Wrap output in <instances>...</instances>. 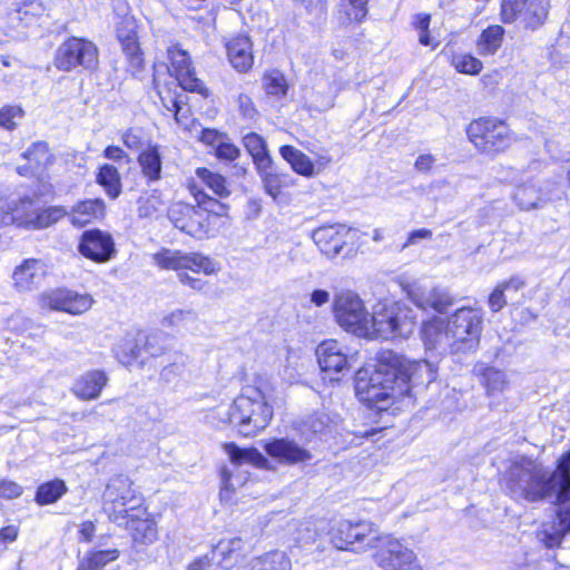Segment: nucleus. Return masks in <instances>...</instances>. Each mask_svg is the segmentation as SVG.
<instances>
[{
    "mask_svg": "<svg viewBox=\"0 0 570 570\" xmlns=\"http://www.w3.org/2000/svg\"><path fill=\"white\" fill-rule=\"evenodd\" d=\"M138 163L144 176L149 180L156 181L160 178L161 157L158 146H150L144 150L138 157Z\"/></svg>",
    "mask_w": 570,
    "mask_h": 570,
    "instance_id": "obj_41",
    "label": "nucleus"
},
{
    "mask_svg": "<svg viewBox=\"0 0 570 570\" xmlns=\"http://www.w3.org/2000/svg\"><path fill=\"white\" fill-rule=\"evenodd\" d=\"M104 511L114 522H120L127 518L132 507H140L139 495L129 476L118 474L109 479L102 494Z\"/></svg>",
    "mask_w": 570,
    "mask_h": 570,
    "instance_id": "obj_7",
    "label": "nucleus"
},
{
    "mask_svg": "<svg viewBox=\"0 0 570 570\" xmlns=\"http://www.w3.org/2000/svg\"><path fill=\"white\" fill-rule=\"evenodd\" d=\"M97 65V47L86 39L69 38L60 45L56 53V66L63 71H70L78 66L85 69H95Z\"/></svg>",
    "mask_w": 570,
    "mask_h": 570,
    "instance_id": "obj_10",
    "label": "nucleus"
},
{
    "mask_svg": "<svg viewBox=\"0 0 570 570\" xmlns=\"http://www.w3.org/2000/svg\"><path fill=\"white\" fill-rule=\"evenodd\" d=\"M223 449L227 454L230 463L236 466L250 464L257 468H265L268 460L255 448H239L234 442L224 443Z\"/></svg>",
    "mask_w": 570,
    "mask_h": 570,
    "instance_id": "obj_30",
    "label": "nucleus"
},
{
    "mask_svg": "<svg viewBox=\"0 0 570 570\" xmlns=\"http://www.w3.org/2000/svg\"><path fill=\"white\" fill-rule=\"evenodd\" d=\"M257 171L263 180L265 191L272 196L273 199H276L285 185L286 176L275 173L272 164H268L264 169L257 168Z\"/></svg>",
    "mask_w": 570,
    "mask_h": 570,
    "instance_id": "obj_47",
    "label": "nucleus"
},
{
    "mask_svg": "<svg viewBox=\"0 0 570 570\" xmlns=\"http://www.w3.org/2000/svg\"><path fill=\"white\" fill-rule=\"evenodd\" d=\"M161 324L178 332H194L198 327V315L193 309L178 308L166 315Z\"/></svg>",
    "mask_w": 570,
    "mask_h": 570,
    "instance_id": "obj_36",
    "label": "nucleus"
},
{
    "mask_svg": "<svg viewBox=\"0 0 570 570\" xmlns=\"http://www.w3.org/2000/svg\"><path fill=\"white\" fill-rule=\"evenodd\" d=\"M244 146L252 156L257 168H265L268 164H273L269 156L266 141L256 132H249L243 138Z\"/></svg>",
    "mask_w": 570,
    "mask_h": 570,
    "instance_id": "obj_37",
    "label": "nucleus"
},
{
    "mask_svg": "<svg viewBox=\"0 0 570 570\" xmlns=\"http://www.w3.org/2000/svg\"><path fill=\"white\" fill-rule=\"evenodd\" d=\"M422 338L429 350H436L442 353H454V341L448 326L446 318L435 317L422 327Z\"/></svg>",
    "mask_w": 570,
    "mask_h": 570,
    "instance_id": "obj_24",
    "label": "nucleus"
},
{
    "mask_svg": "<svg viewBox=\"0 0 570 570\" xmlns=\"http://www.w3.org/2000/svg\"><path fill=\"white\" fill-rule=\"evenodd\" d=\"M168 218L176 228L193 237L202 238L209 232L208 217L198 206L175 203L168 209Z\"/></svg>",
    "mask_w": 570,
    "mask_h": 570,
    "instance_id": "obj_15",
    "label": "nucleus"
},
{
    "mask_svg": "<svg viewBox=\"0 0 570 570\" xmlns=\"http://www.w3.org/2000/svg\"><path fill=\"white\" fill-rule=\"evenodd\" d=\"M47 275L46 265L39 259H26L16 267L12 279L18 292H31L38 288Z\"/></svg>",
    "mask_w": 570,
    "mask_h": 570,
    "instance_id": "obj_25",
    "label": "nucleus"
},
{
    "mask_svg": "<svg viewBox=\"0 0 570 570\" xmlns=\"http://www.w3.org/2000/svg\"><path fill=\"white\" fill-rule=\"evenodd\" d=\"M564 195L560 181L547 180L543 186L527 181L517 186L513 202L522 210H533L543 207L549 202L560 199Z\"/></svg>",
    "mask_w": 570,
    "mask_h": 570,
    "instance_id": "obj_13",
    "label": "nucleus"
},
{
    "mask_svg": "<svg viewBox=\"0 0 570 570\" xmlns=\"http://www.w3.org/2000/svg\"><path fill=\"white\" fill-rule=\"evenodd\" d=\"M279 154L298 175L313 177L316 174L314 163L299 149L285 145L279 148Z\"/></svg>",
    "mask_w": 570,
    "mask_h": 570,
    "instance_id": "obj_34",
    "label": "nucleus"
},
{
    "mask_svg": "<svg viewBox=\"0 0 570 570\" xmlns=\"http://www.w3.org/2000/svg\"><path fill=\"white\" fill-rule=\"evenodd\" d=\"M24 111L18 105H6L0 108V127L13 130L23 118Z\"/></svg>",
    "mask_w": 570,
    "mask_h": 570,
    "instance_id": "obj_53",
    "label": "nucleus"
},
{
    "mask_svg": "<svg viewBox=\"0 0 570 570\" xmlns=\"http://www.w3.org/2000/svg\"><path fill=\"white\" fill-rule=\"evenodd\" d=\"M40 12V4L36 1H29L23 3L10 13V20L12 22L18 21L21 24L28 26L32 22L36 16Z\"/></svg>",
    "mask_w": 570,
    "mask_h": 570,
    "instance_id": "obj_55",
    "label": "nucleus"
},
{
    "mask_svg": "<svg viewBox=\"0 0 570 570\" xmlns=\"http://www.w3.org/2000/svg\"><path fill=\"white\" fill-rule=\"evenodd\" d=\"M107 382L108 377L105 372L99 370L89 371L75 382L72 392L81 400H95L99 397Z\"/></svg>",
    "mask_w": 570,
    "mask_h": 570,
    "instance_id": "obj_28",
    "label": "nucleus"
},
{
    "mask_svg": "<svg viewBox=\"0 0 570 570\" xmlns=\"http://www.w3.org/2000/svg\"><path fill=\"white\" fill-rule=\"evenodd\" d=\"M164 204L160 194L154 190L151 194L139 198L138 215L145 218L151 217L163 208Z\"/></svg>",
    "mask_w": 570,
    "mask_h": 570,
    "instance_id": "obj_51",
    "label": "nucleus"
},
{
    "mask_svg": "<svg viewBox=\"0 0 570 570\" xmlns=\"http://www.w3.org/2000/svg\"><path fill=\"white\" fill-rule=\"evenodd\" d=\"M67 492V487L62 480H52L41 484L36 493V501L39 504H51L58 501Z\"/></svg>",
    "mask_w": 570,
    "mask_h": 570,
    "instance_id": "obj_45",
    "label": "nucleus"
},
{
    "mask_svg": "<svg viewBox=\"0 0 570 570\" xmlns=\"http://www.w3.org/2000/svg\"><path fill=\"white\" fill-rule=\"evenodd\" d=\"M177 277L179 279V282L188 287H190L191 289H195L197 292H202L205 289V287L207 286V282L199 278V277H196L194 275H190L187 269H183L180 271L178 274H177Z\"/></svg>",
    "mask_w": 570,
    "mask_h": 570,
    "instance_id": "obj_61",
    "label": "nucleus"
},
{
    "mask_svg": "<svg viewBox=\"0 0 570 570\" xmlns=\"http://www.w3.org/2000/svg\"><path fill=\"white\" fill-rule=\"evenodd\" d=\"M118 523L127 528L135 542L150 544L158 538L156 522L144 505L132 507L127 518Z\"/></svg>",
    "mask_w": 570,
    "mask_h": 570,
    "instance_id": "obj_19",
    "label": "nucleus"
},
{
    "mask_svg": "<svg viewBox=\"0 0 570 570\" xmlns=\"http://www.w3.org/2000/svg\"><path fill=\"white\" fill-rule=\"evenodd\" d=\"M333 316L345 332L363 338L371 336L368 326L372 313L366 309L363 299L355 292L345 289L335 294Z\"/></svg>",
    "mask_w": 570,
    "mask_h": 570,
    "instance_id": "obj_5",
    "label": "nucleus"
},
{
    "mask_svg": "<svg viewBox=\"0 0 570 570\" xmlns=\"http://www.w3.org/2000/svg\"><path fill=\"white\" fill-rule=\"evenodd\" d=\"M553 495L559 505L557 518L550 523H544L539 533L541 541L548 548L558 547L570 531V471L569 484H560Z\"/></svg>",
    "mask_w": 570,
    "mask_h": 570,
    "instance_id": "obj_11",
    "label": "nucleus"
},
{
    "mask_svg": "<svg viewBox=\"0 0 570 570\" xmlns=\"http://www.w3.org/2000/svg\"><path fill=\"white\" fill-rule=\"evenodd\" d=\"M395 538L389 534H381L379 527L367 520H358L353 523L352 532V552H366L374 550L373 553H379L385 549L387 541H393Z\"/></svg>",
    "mask_w": 570,
    "mask_h": 570,
    "instance_id": "obj_18",
    "label": "nucleus"
},
{
    "mask_svg": "<svg viewBox=\"0 0 570 570\" xmlns=\"http://www.w3.org/2000/svg\"><path fill=\"white\" fill-rule=\"evenodd\" d=\"M246 570H292V562L283 551H272L252 560Z\"/></svg>",
    "mask_w": 570,
    "mask_h": 570,
    "instance_id": "obj_38",
    "label": "nucleus"
},
{
    "mask_svg": "<svg viewBox=\"0 0 570 570\" xmlns=\"http://www.w3.org/2000/svg\"><path fill=\"white\" fill-rule=\"evenodd\" d=\"M570 451L563 453L553 473L529 456L518 455L509 461L505 487L514 498L534 502L553 497L560 484H569Z\"/></svg>",
    "mask_w": 570,
    "mask_h": 570,
    "instance_id": "obj_2",
    "label": "nucleus"
},
{
    "mask_svg": "<svg viewBox=\"0 0 570 570\" xmlns=\"http://www.w3.org/2000/svg\"><path fill=\"white\" fill-rule=\"evenodd\" d=\"M115 352L118 360L125 365H130L140 356V348L131 338H125L121 344L116 346Z\"/></svg>",
    "mask_w": 570,
    "mask_h": 570,
    "instance_id": "obj_56",
    "label": "nucleus"
},
{
    "mask_svg": "<svg viewBox=\"0 0 570 570\" xmlns=\"http://www.w3.org/2000/svg\"><path fill=\"white\" fill-rule=\"evenodd\" d=\"M118 557L119 551L117 549L90 551L80 560L77 570H102Z\"/></svg>",
    "mask_w": 570,
    "mask_h": 570,
    "instance_id": "obj_42",
    "label": "nucleus"
},
{
    "mask_svg": "<svg viewBox=\"0 0 570 570\" xmlns=\"http://www.w3.org/2000/svg\"><path fill=\"white\" fill-rule=\"evenodd\" d=\"M317 362L323 372L343 373L350 368L344 346L336 340H326L316 348Z\"/></svg>",
    "mask_w": 570,
    "mask_h": 570,
    "instance_id": "obj_21",
    "label": "nucleus"
},
{
    "mask_svg": "<svg viewBox=\"0 0 570 570\" xmlns=\"http://www.w3.org/2000/svg\"><path fill=\"white\" fill-rule=\"evenodd\" d=\"M22 494V487L13 481L0 480V498L12 500Z\"/></svg>",
    "mask_w": 570,
    "mask_h": 570,
    "instance_id": "obj_62",
    "label": "nucleus"
},
{
    "mask_svg": "<svg viewBox=\"0 0 570 570\" xmlns=\"http://www.w3.org/2000/svg\"><path fill=\"white\" fill-rule=\"evenodd\" d=\"M22 156L29 160L31 169L46 166L51 158L47 144L42 141L35 142Z\"/></svg>",
    "mask_w": 570,
    "mask_h": 570,
    "instance_id": "obj_50",
    "label": "nucleus"
},
{
    "mask_svg": "<svg viewBox=\"0 0 570 570\" xmlns=\"http://www.w3.org/2000/svg\"><path fill=\"white\" fill-rule=\"evenodd\" d=\"M451 63L458 72L472 76L480 73L483 68L482 61L470 53L454 55Z\"/></svg>",
    "mask_w": 570,
    "mask_h": 570,
    "instance_id": "obj_48",
    "label": "nucleus"
},
{
    "mask_svg": "<svg viewBox=\"0 0 570 570\" xmlns=\"http://www.w3.org/2000/svg\"><path fill=\"white\" fill-rule=\"evenodd\" d=\"M37 302L41 309L80 315L92 306L94 299L89 294H79L67 288H52L39 294Z\"/></svg>",
    "mask_w": 570,
    "mask_h": 570,
    "instance_id": "obj_12",
    "label": "nucleus"
},
{
    "mask_svg": "<svg viewBox=\"0 0 570 570\" xmlns=\"http://www.w3.org/2000/svg\"><path fill=\"white\" fill-rule=\"evenodd\" d=\"M264 88L267 95L283 97L287 92V82L284 75L278 70H272L263 79Z\"/></svg>",
    "mask_w": 570,
    "mask_h": 570,
    "instance_id": "obj_49",
    "label": "nucleus"
},
{
    "mask_svg": "<svg viewBox=\"0 0 570 570\" xmlns=\"http://www.w3.org/2000/svg\"><path fill=\"white\" fill-rule=\"evenodd\" d=\"M184 269H189L193 273L202 272L205 275H213L219 271V265L200 253H186Z\"/></svg>",
    "mask_w": 570,
    "mask_h": 570,
    "instance_id": "obj_44",
    "label": "nucleus"
},
{
    "mask_svg": "<svg viewBox=\"0 0 570 570\" xmlns=\"http://www.w3.org/2000/svg\"><path fill=\"white\" fill-rule=\"evenodd\" d=\"M168 58L170 62L168 71L170 76L174 77L173 81H177L183 90L199 92L207 96V89L203 81L196 78L194 70L191 69L187 51L183 50L177 45H174L168 48Z\"/></svg>",
    "mask_w": 570,
    "mask_h": 570,
    "instance_id": "obj_17",
    "label": "nucleus"
},
{
    "mask_svg": "<svg viewBox=\"0 0 570 570\" xmlns=\"http://www.w3.org/2000/svg\"><path fill=\"white\" fill-rule=\"evenodd\" d=\"M215 155L222 160L232 161L239 156V149L226 137L222 142H219V145H217Z\"/></svg>",
    "mask_w": 570,
    "mask_h": 570,
    "instance_id": "obj_60",
    "label": "nucleus"
},
{
    "mask_svg": "<svg viewBox=\"0 0 570 570\" xmlns=\"http://www.w3.org/2000/svg\"><path fill=\"white\" fill-rule=\"evenodd\" d=\"M66 215V210L60 207H50L47 209H42L38 206V216L37 219V228H45L49 225L58 222L61 217Z\"/></svg>",
    "mask_w": 570,
    "mask_h": 570,
    "instance_id": "obj_58",
    "label": "nucleus"
},
{
    "mask_svg": "<svg viewBox=\"0 0 570 570\" xmlns=\"http://www.w3.org/2000/svg\"><path fill=\"white\" fill-rule=\"evenodd\" d=\"M504 29L499 24L489 26L475 42L480 56H493L502 46Z\"/></svg>",
    "mask_w": 570,
    "mask_h": 570,
    "instance_id": "obj_35",
    "label": "nucleus"
},
{
    "mask_svg": "<svg viewBox=\"0 0 570 570\" xmlns=\"http://www.w3.org/2000/svg\"><path fill=\"white\" fill-rule=\"evenodd\" d=\"M353 521L342 520L328 531L330 542L338 550L351 551Z\"/></svg>",
    "mask_w": 570,
    "mask_h": 570,
    "instance_id": "obj_43",
    "label": "nucleus"
},
{
    "mask_svg": "<svg viewBox=\"0 0 570 570\" xmlns=\"http://www.w3.org/2000/svg\"><path fill=\"white\" fill-rule=\"evenodd\" d=\"M407 295L419 308H432L439 313L445 312L454 303L450 292L440 287L428 289L422 286H413L409 289Z\"/></svg>",
    "mask_w": 570,
    "mask_h": 570,
    "instance_id": "obj_23",
    "label": "nucleus"
},
{
    "mask_svg": "<svg viewBox=\"0 0 570 570\" xmlns=\"http://www.w3.org/2000/svg\"><path fill=\"white\" fill-rule=\"evenodd\" d=\"M466 134L478 150L484 154H497L507 149L513 141L508 125L493 118H481L472 121Z\"/></svg>",
    "mask_w": 570,
    "mask_h": 570,
    "instance_id": "obj_8",
    "label": "nucleus"
},
{
    "mask_svg": "<svg viewBox=\"0 0 570 570\" xmlns=\"http://www.w3.org/2000/svg\"><path fill=\"white\" fill-rule=\"evenodd\" d=\"M550 0H503L502 17L524 29L535 30L548 18Z\"/></svg>",
    "mask_w": 570,
    "mask_h": 570,
    "instance_id": "obj_9",
    "label": "nucleus"
},
{
    "mask_svg": "<svg viewBox=\"0 0 570 570\" xmlns=\"http://www.w3.org/2000/svg\"><path fill=\"white\" fill-rule=\"evenodd\" d=\"M189 363L190 360L187 355L179 354L170 364L164 366L160 377L166 382H171L175 377L184 375Z\"/></svg>",
    "mask_w": 570,
    "mask_h": 570,
    "instance_id": "obj_54",
    "label": "nucleus"
},
{
    "mask_svg": "<svg viewBox=\"0 0 570 570\" xmlns=\"http://www.w3.org/2000/svg\"><path fill=\"white\" fill-rule=\"evenodd\" d=\"M243 541L239 538L220 540L210 552V561L227 569L242 556Z\"/></svg>",
    "mask_w": 570,
    "mask_h": 570,
    "instance_id": "obj_29",
    "label": "nucleus"
},
{
    "mask_svg": "<svg viewBox=\"0 0 570 570\" xmlns=\"http://www.w3.org/2000/svg\"><path fill=\"white\" fill-rule=\"evenodd\" d=\"M242 481L237 482V485H240ZM236 489V483L233 480V473L227 469L223 468L222 470V489H220V499L224 501H229L232 499V493Z\"/></svg>",
    "mask_w": 570,
    "mask_h": 570,
    "instance_id": "obj_59",
    "label": "nucleus"
},
{
    "mask_svg": "<svg viewBox=\"0 0 570 570\" xmlns=\"http://www.w3.org/2000/svg\"><path fill=\"white\" fill-rule=\"evenodd\" d=\"M373 560L382 570H423L416 553L399 539L387 541Z\"/></svg>",
    "mask_w": 570,
    "mask_h": 570,
    "instance_id": "obj_14",
    "label": "nucleus"
},
{
    "mask_svg": "<svg viewBox=\"0 0 570 570\" xmlns=\"http://www.w3.org/2000/svg\"><path fill=\"white\" fill-rule=\"evenodd\" d=\"M196 176L204 186L219 198H227L232 194L230 184L223 175L208 168L199 167L196 169Z\"/></svg>",
    "mask_w": 570,
    "mask_h": 570,
    "instance_id": "obj_39",
    "label": "nucleus"
},
{
    "mask_svg": "<svg viewBox=\"0 0 570 570\" xmlns=\"http://www.w3.org/2000/svg\"><path fill=\"white\" fill-rule=\"evenodd\" d=\"M355 235V232L345 225H327L313 230L312 238L322 254L327 258H335L353 243Z\"/></svg>",
    "mask_w": 570,
    "mask_h": 570,
    "instance_id": "obj_16",
    "label": "nucleus"
},
{
    "mask_svg": "<svg viewBox=\"0 0 570 570\" xmlns=\"http://www.w3.org/2000/svg\"><path fill=\"white\" fill-rule=\"evenodd\" d=\"M186 253L164 248L154 255V262L163 269H173L177 274L184 269Z\"/></svg>",
    "mask_w": 570,
    "mask_h": 570,
    "instance_id": "obj_46",
    "label": "nucleus"
},
{
    "mask_svg": "<svg viewBox=\"0 0 570 570\" xmlns=\"http://www.w3.org/2000/svg\"><path fill=\"white\" fill-rule=\"evenodd\" d=\"M436 368L426 360L410 361L392 351L384 352L372 372L361 368L355 377L358 400L376 411H385L410 391V384H429Z\"/></svg>",
    "mask_w": 570,
    "mask_h": 570,
    "instance_id": "obj_1",
    "label": "nucleus"
},
{
    "mask_svg": "<svg viewBox=\"0 0 570 570\" xmlns=\"http://www.w3.org/2000/svg\"><path fill=\"white\" fill-rule=\"evenodd\" d=\"M13 225L37 229L38 204L28 197L10 200Z\"/></svg>",
    "mask_w": 570,
    "mask_h": 570,
    "instance_id": "obj_31",
    "label": "nucleus"
},
{
    "mask_svg": "<svg viewBox=\"0 0 570 570\" xmlns=\"http://www.w3.org/2000/svg\"><path fill=\"white\" fill-rule=\"evenodd\" d=\"M484 314L479 308L461 307L448 318L454 353L473 352L480 344Z\"/></svg>",
    "mask_w": 570,
    "mask_h": 570,
    "instance_id": "obj_6",
    "label": "nucleus"
},
{
    "mask_svg": "<svg viewBox=\"0 0 570 570\" xmlns=\"http://www.w3.org/2000/svg\"><path fill=\"white\" fill-rule=\"evenodd\" d=\"M216 414L219 421L233 424L239 434L254 436L271 423L273 406L261 387L247 385L228 407H217Z\"/></svg>",
    "mask_w": 570,
    "mask_h": 570,
    "instance_id": "obj_3",
    "label": "nucleus"
},
{
    "mask_svg": "<svg viewBox=\"0 0 570 570\" xmlns=\"http://www.w3.org/2000/svg\"><path fill=\"white\" fill-rule=\"evenodd\" d=\"M96 181L104 188L105 193L112 199L121 193V178L118 169L110 164L99 167Z\"/></svg>",
    "mask_w": 570,
    "mask_h": 570,
    "instance_id": "obj_40",
    "label": "nucleus"
},
{
    "mask_svg": "<svg viewBox=\"0 0 570 570\" xmlns=\"http://www.w3.org/2000/svg\"><path fill=\"white\" fill-rule=\"evenodd\" d=\"M188 189L194 196L199 209L204 212L208 218L210 214L217 217H226L228 215V205L210 197L195 181L188 183Z\"/></svg>",
    "mask_w": 570,
    "mask_h": 570,
    "instance_id": "obj_33",
    "label": "nucleus"
},
{
    "mask_svg": "<svg viewBox=\"0 0 570 570\" xmlns=\"http://www.w3.org/2000/svg\"><path fill=\"white\" fill-rule=\"evenodd\" d=\"M105 203L101 199H88L72 207L70 222L75 226L82 227L92 220L102 217Z\"/></svg>",
    "mask_w": 570,
    "mask_h": 570,
    "instance_id": "obj_32",
    "label": "nucleus"
},
{
    "mask_svg": "<svg viewBox=\"0 0 570 570\" xmlns=\"http://www.w3.org/2000/svg\"><path fill=\"white\" fill-rule=\"evenodd\" d=\"M482 383L489 394L502 392L507 386L504 373L493 367L484 370L482 373Z\"/></svg>",
    "mask_w": 570,
    "mask_h": 570,
    "instance_id": "obj_52",
    "label": "nucleus"
},
{
    "mask_svg": "<svg viewBox=\"0 0 570 570\" xmlns=\"http://www.w3.org/2000/svg\"><path fill=\"white\" fill-rule=\"evenodd\" d=\"M124 145L131 150H139L144 146V130L139 127H130L120 135Z\"/></svg>",
    "mask_w": 570,
    "mask_h": 570,
    "instance_id": "obj_57",
    "label": "nucleus"
},
{
    "mask_svg": "<svg viewBox=\"0 0 570 570\" xmlns=\"http://www.w3.org/2000/svg\"><path fill=\"white\" fill-rule=\"evenodd\" d=\"M227 57L232 66L239 72L248 71L254 63L253 43L246 36L230 39L227 45Z\"/></svg>",
    "mask_w": 570,
    "mask_h": 570,
    "instance_id": "obj_27",
    "label": "nucleus"
},
{
    "mask_svg": "<svg viewBox=\"0 0 570 570\" xmlns=\"http://www.w3.org/2000/svg\"><path fill=\"white\" fill-rule=\"evenodd\" d=\"M266 453L282 464H298L311 459L309 452L287 438L273 439L264 445Z\"/></svg>",
    "mask_w": 570,
    "mask_h": 570,
    "instance_id": "obj_22",
    "label": "nucleus"
},
{
    "mask_svg": "<svg viewBox=\"0 0 570 570\" xmlns=\"http://www.w3.org/2000/svg\"><path fill=\"white\" fill-rule=\"evenodd\" d=\"M122 49L134 63H140L141 59L139 56V46L135 35H129L126 39L122 40Z\"/></svg>",
    "mask_w": 570,
    "mask_h": 570,
    "instance_id": "obj_64",
    "label": "nucleus"
},
{
    "mask_svg": "<svg viewBox=\"0 0 570 570\" xmlns=\"http://www.w3.org/2000/svg\"><path fill=\"white\" fill-rule=\"evenodd\" d=\"M417 315L405 303L391 302L379 304L372 313L370 322L371 336L367 340H390L409 337L416 326Z\"/></svg>",
    "mask_w": 570,
    "mask_h": 570,
    "instance_id": "obj_4",
    "label": "nucleus"
},
{
    "mask_svg": "<svg viewBox=\"0 0 570 570\" xmlns=\"http://www.w3.org/2000/svg\"><path fill=\"white\" fill-rule=\"evenodd\" d=\"M155 86L158 89V95L164 108L174 115L177 124L187 125L186 119L188 118V108L185 106L184 91L177 81L166 83L165 87L159 88L158 80L155 77Z\"/></svg>",
    "mask_w": 570,
    "mask_h": 570,
    "instance_id": "obj_26",
    "label": "nucleus"
},
{
    "mask_svg": "<svg viewBox=\"0 0 570 570\" xmlns=\"http://www.w3.org/2000/svg\"><path fill=\"white\" fill-rule=\"evenodd\" d=\"M505 292L507 291L504 289V287H502L501 284H498L494 291L491 293V295L489 296V307L491 308L492 312H499L505 306Z\"/></svg>",
    "mask_w": 570,
    "mask_h": 570,
    "instance_id": "obj_63",
    "label": "nucleus"
},
{
    "mask_svg": "<svg viewBox=\"0 0 570 570\" xmlns=\"http://www.w3.org/2000/svg\"><path fill=\"white\" fill-rule=\"evenodd\" d=\"M79 252L87 258L104 263L115 254V245L110 234L99 230H86L79 242Z\"/></svg>",
    "mask_w": 570,
    "mask_h": 570,
    "instance_id": "obj_20",
    "label": "nucleus"
}]
</instances>
